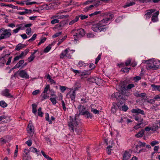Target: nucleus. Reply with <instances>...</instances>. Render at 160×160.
<instances>
[{"label":"nucleus","mask_w":160,"mask_h":160,"mask_svg":"<svg viewBox=\"0 0 160 160\" xmlns=\"http://www.w3.org/2000/svg\"><path fill=\"white\" fill-rule=\"evenodd\" d=\"M103 15L105 17L103 19L100 21L98 23V25L100 27L105 28V31L108 29L106 27L109 21L111 20L114 17V15L111 12H106L103 14Z\"/></svg>","instance_id":"f257e3e1"},{"label":"nucleus","mask_w":160,"mask_h":160,"mask_svg":"<svg viewBox=\"0 0 160 160\" xmlns=\"http://www.w3.org/2000/svg\"><path fill=\"white\" fill-rule=\"evenodd\" d=\"M146 63L147 69L157 70L160 68V61L154 59L143 60Z\"/></svg>","instance_id":"f03ea898"},{"label":"nucleus","mask_w":160,"mask_h":160,"mask_svg":"<svg viewBox=\"0 0 160 160\" xmlns=\"http://www.w3.org/2000/svg\"><path fill=\"white\" fill-rule=\"evenodd\" d=\"M10 29H5L2 28L0 29V33H1L0 36V39L9 38L11 35Z\"/></svg>","instance_id":"7ed1b4c3"},{"label":"nucleus","mask_w":160,"mask_h":160,"mask_svg":"<svg viewBox=\"0 0 160 160\" xmlns=\"http://www.w3.org/2000/svg\"><path fill=\"white\" fill-rule=\"evenodd\" d=\"M78 122L77 121H69L68 122V126L69 129L71 132H73L74 130L77 132V128H78Z\"/></svg>","instance_id":"20e7f679"},{"label":"nucleus","mask_w":160,"mask_h":160,"mask_svg":"<svg viewBox=\"0 0 160 160\" xmlns=\"http://www.w3.org/2000/svg\"><path fill=\"white\" fill-rule=\"evenodd\" d=\"M85 34V32L83 29L80 28L75 31L74 34L73 35L74 40H77V39L83 37Z\"/></svg>","instance_id":"39448f33"},{"label":"nucleus","mask_w":160,"mask_h":160,"mask_svg":"<svg viewBox=\"0 0 160 160\" xmlns=\"http://www.w3.org/2000/svg\"><path fill=\"white\" fill-rule=\"evenodd\" d=\"M17 75H18L22 78L26 79H28L29 78V75L25 70H18L14 74L13 76L15 77Z\"/></svg>","instance_id":"423d86ee"},{"label":"nucleus","mask_w":160,"mask_h":160,"mask_svg":"<svg viewBox=\"0 0 160 160\" xmlns=\"http://www.w3.org/2000/svg\"><path fill=\"white\" fill-rule=\"evenodd\" d=\"M114 96L117 99L119 100V99H127V98L130 95V92H127L123 95L118 92H117L114 93Z\"/></svg>","instance_id":"0eeeda50"},{"label":"nucleus","mask_w":160,"mask_h":160,"mask_svg":"<svg viewBox=\"0 0 160 160\" xmlns=\"http://www.w3.org/2000/svg\"><path fill=\"white\" fill-rule=\"evenodd\" d=\"M67 11L61 12L60 11L58 13H57L56 15H53L51 17V19H54L57 18L58 19H63V18H67L68 17H69V15H58V14L60 13H64L67 12Z\"/></svg>","instance_id":"6e6552de"},{"label":"nucleus","mask_w":160,"mask_h":160,"mask_svg":"<svg viewBox=\"0 0 160 160\" xmlns=\"http://www.w3.org/2000/svg\"><path fill=\"white\" fill-rule=\"evenodd\" d=\"M92 29L94 32H101L102 31H105V28H100L98 25V23L92 25Z\"/></svg>","instance_id":"1a4fd4ad"},{"label":"nucleus","mask_w":160,"mask_h":160,"mask_svg":"<svg viewBox=\"0 0 160 160\" xmlns=\"http://www.w3.org/2000/svg\"><path fill=\"white\" fill-rule=\"evenodd\" d=\"M145 121H140L133 128L135 129H138L141 128L145 126L147 124V123L146 122H144Z\"/></svg>","instance_id":"9d476101"},{"label":"nucleus","mask_w":160,"mask_h":160,"mask_svg":"<svg viewBox=\"0 0 160 160\" xmlns=\"http://www.w3.org/2000/svg\"><path fill=\"white\" fill-rule=\"evenodd\" d=\"M9 92L10 90L9 89H6L2 91V95L8 98H13V96Z\"/></svg>","instance_id":"9b49d317"},{"label":"nucleus","mask_w":160,"mask_h":160,"mask_svg":"<svg viewBox=\"0 0 160 160\" xmlns=\"http://www.w3.org/2000/svg\"><path fill=\"white\" fill-rule=\"evenodd\" d=\"M28 133L30 136H32L34 133V127L32 123H30L28 125L27 128Z\"/></svg>","instance_id":"f8f14e48"},{"label":"nucleus","mask_w":160,"mask_h":160,"mask_svg":"<svg viewBox=\"0 0 160 160\" xmlns=\"http://www.w3.org/2000/svg\"><path fill=\"white\" fill-rule=\"evenodd\" d=\"M155 10L154 9H151L147 11V12L145 14L144 17L146 19H150L152 13L154 12Z\"/></svg>","instance_id":"ddd939ff"},{"label":"nucleus","mask_w":160,"mask_h":160,"mask_svg":"<svg viewBox=\"0 0 160 160\" xmlns=\"http://www.w3.org/2000/svg\"><path fill=\"white\" fill-rule=\"evenodd\" d=\"M78 108L79 112V114L82 115H84L86 111V108L83 106L79 105L78 107Z\"/></svg>","instance_id":"4468645a"},{"label":"nucleus","mask_w":160,"mask_h":160,"mask_svg":"<svg viewBox=\"0 0 160 160\" xmlns=\"http://www.w3.org/2000/svg\"><path fill=\"white\" fill-rule=\"evenodd\" d=\"M131 151H125L123 155L122 160H128L131 156Z\"/></svg>","instance_id":"2eb2a0df"},{"label":"nucleus","mask_w":160,"mask_h":160,"mask_svg":"<svg viewBox=\"0 0 160 160\" xmlns=\"http://www.w3.org/2000/svg\"><path fill=\"white\" fill-rule=\"evenodd\" d=\"M132 112L135 113H140L142 115H144L145 114L144 112L140 109H133L131 110Z\"/></svg>","instance_id":"dca6fc26"},{"label":"nucleus","mask_w":160,"mask_h":160,"mask_svg":"<svg viewBox=\"0 0 160 160\" xmlns=\"http://www.w3.org/2000/svg\"><path fill=\"white\" fill-rule=\"evenodd\" d=\"M159 12L158 11L156 12L152 16L151 20L153 22H157L158 21V16Z\"/></svg>","instance_id":"f3484780"},{"label":"nucleus","mask_w":160,"mask_h":160,"mask_svg":"<svg viewBox=\"0 0 160 160\" xmlns=\"http://www.w3.org/2000/svg\"><path fill=\"white\" fill-rule=\"evenodd\" d=\"M81 86V84L80 82L78 81H76L74 85V90L77 91L78 88H80Z\"/></svg>","instance_id":"a211bd4d"},{"label":"nucleus","mask_w":160,"mask_h":160,"mask_svg":"<svg viewBox=\"0 0 160 160\" xmlns=\"http://www.w3.org/2000/svg\"><path fill=\"white\" fill-rule=\"evenodd\" d=\"M26 45L22 44L21 43H19L16 46L15 50L19 51L22 48L26 47Z\"/></svg>","instance_id":"6ab92c4d"},{"label":"nucleus","mask_w":160,"mask_h":160,"mask_svg":"<svg viewBox=\"0 0 160 160\" xmlns=\"http://www.w3.org/2000/svg\"><path fill=\"white\" fill-rule=\"evenodd\" d=\"M151 87L153 91H158L160 92V85H156L155 84H152Z\"/></svg>","instance_id":"aec40b11"},{"label":"nucleus","mask_w":160,"mask_h":160,"mask_svg":"<svg viewBox=\"0 0 160 160\" xmlns=\"http://www.w3.org/2000/svg\"><path fill=\"white\" fill-rule=\"evenodd\" d=\"M94 106V105L93 104H91L90 105L91 111L94 114H98L99 113V111L93 108Z\"/></svg>","instance_id":"412c9836"},{"label":"nucleus","mask_w":160,"mask_h":160,"mask_svg":"<svg viewBox=\"0 0 160 160\" xmlns=\"http://www.w3.org/2000/svg\"><path fill=\"white\" fill-rule=\"evenodd\" d=\"M90 73V72L88 71H85L84 72H82L81 71L80 75H79V76H80L82 77V78L85 76L86 75H89Z\"/></svg>","instance_id":"4be33fe9"},{"label":"nucleus","mask_w":160,"mask_h":160,"mask_svg":"<svg viewBox=\"0 0 160 160\" xmlns=\"http://www.w3.org/2000/svg\"><path fill=\"white\" fill-rule=\"evenodd\" d=\"M24 60H20L17 64L14 67V68H18L20 67L21 65L24 63Z\"/></svg>","instance_id":"5701e85b"},{"label":"nucleus","mask_w":160,"mask_h":160,"mask_svg":"<svg viewBox=\"0 0 160 160\" xmlns=\"http://www.w3.org/2000/svg\"><path fill=\"white\" fill-rule=\"evenodd\" d=\"M118 107L119 108L121 109L122 111L124 112H126L128 109V107L127 105H125V104L122 106H121L120 105H118Z\"/></svg>","instance_id":"b1692460"},{"label":"nucleus","mask_w":160,"mask_h":160,"mask_svg":"<svg viewBox=\"0 0 160 160\" xmlns=\"http://www.w3.org/2000/svg\"><path fill=\"white\" fill-rule=\"evenodd\" d=\"M144 131L142 130L141 131L139 132L138 133L135 135V136L137 138L142 137L144 134Z\"/></svg>","instance_id":"393cba45"},{"label":"nucleus","mask_w":160,"mask_h":160,"mask_svg":"<svg viewBox=\"0 0 160 160\" xmlns=\"http://www.w3.org/2000/svg\"><path fill=\"white\" fill-rule=\"evenodd\" d=\"M68 51L67 49L62 51L60 56V58H63L64 56L67 57V54L68 53Z\"/></svg>","instance_id":"a878e982"},{"label":"nucleus","mask_w":160,"mask_h":160,"mask_svg":"<svg viewBox=\"0 0 160 160\" xmlns=\"http://www.w3.org/2000/svg\"><path fill=\"white\" fill-rule=\"evenodd\" d=\"M135 4V2L132 1H130L129 2H128L126 3V4L123 6V7L126 8L128 7L134 5Z\"/></svg>","instance_id":"bb28decb"},{"label":"nucleus","mask_w":160,"mask_h":160,"mask_svg":"<svg viewBox=\"0 0 160 160\" xmlns=\"http://www.w3.org/2000/svg\"><path fill=\"white\" fill-rule=\"evenodd\" d=\"M83 115L87 119H91L92 118V114L88 111H87Z\"/></svg>","instance_id":"cd10ccee"},{"label":"nucleus","mask_w":160,"mask_h":160,"mask_svg":"<svg viewBox=\"0 0 160 160\" xmlns=\"http://www.w3.org/2000/svg\"><path fill=\"white\" fill-rule=\"evenodd\" d=\"M117 107L118 105L117 106L116 103L113 104L111 108V112L113 113L115 112L117 109Z\"/></svg>","instance_id":"c85d7f7f"},{"label":"nucleus","mask_w":160,"mask_h":160,"mask_svg":"<svg viewBox=\"0 0 160 160\" xmlns=\"http://www.w3.org/2000/svg\"><path fill=\"white\" fill-rule=\"evenodd\" d=\"M116 88H118L119 89L118 90V91H121V92H122L123 90H124L126 89L125 86L124 85H122L121 83L117 86Z\"/></svg>","instance_id":"c756f323"},{"label":"nucleus","mask_w":160,"mask_h":160,"mask_svg":"<svg viewBox=\"0 0 160 160\" xmlns=\"http://www.w3.org/2000/svg\"><path fill=\"white\" fill-rule=\"evenodd\" d=\"M78 21V17H77V16L75 17V18L74 19L72 20L69 22V25H72L74 23L77 22Z\"/></svg>","instance_id":"7c9ffc66"},{"label":"nucleus","mask_w":160,"mask_h":160,"mask_svg":"<svg viewBox=\"0 0 160 160\" xmlns=\"http://www.w3.org/2000/svg\"><path fill=\"white\" fill-rule=\"evenodd\" d=\"M76 91L73 90L72 93L70 95V98L73 102H74L76 96Z\"/></svg>","instance_id":"2f4dec72"},{"label":"nucleus","mask_w":160,"mask_h":160,"mask_svg":"<svg viewBox=\"0 0 160 160\" xmlns=\"http://www.w3.org/2000/svg\"><path fill=\"white\" fill-rule=\"evenodd\" d=\"M32 112L33 113L36 114L37 111V105L35 104H32Z\"/></svg>","instance_id":"473e14b6"},{"label":"nucleus","mask_w":160,"mask_h":160,"mask_svg":"<svg viewBox=\"0 0 160 160\" xmlns=\"http://www.w3.org/2000/svg\"><path fill=\"white\" fill-rule=\"evenodd\" d=\"M77 17H78V19L79 18H80V19L82 20H83L85 19H87L88 18V15H83V14H81L78 16H77Z\"/></svg>","instance_id":"72a5a7b5"},{"label":"nucleus","mask_w":160,"mask_h":160,"mask_svg":"<svg viewBox=\"0 0 160 160\" xmlns=\"http://www.w3.org/2000/svg\"><path fill=\"white\" fill-rule=\"evenodd\" d=\"M103 80L101 78L96 77L95 82L97 85H99L102 83Z\"/></svg>","instance_id":"f704fd0d"},{"label":"nucleus","mask_w":160,"mask_h":160,"mask_svg":"<svg viewBox=\"0 0 160 160\" xmlns=\"http://www.w3.org/2000/svg\"><path fill=\"white\" fill-rule=\"evenodd\" d=\"M50 86L49 84L47 85L44 88V91L41 94V96L43 95V93H47V91L49 90Z\"/></svg>","instance_id":"c9c22d12"},{"label":"nucleus","mask_w":160,"mask_h":160,"mask_svg":"<svg viewBox=\"0 0 160 160\" xmlns=\"http://www.w3.org/2000/svg\"><path fill=\"white\" fill-rule=\"evenodd\" d=\"M30 151L33 152H36L38 155L39 154L38 152L39 151H38L36 148L33 147H31L30 148Z\"/></svg>","instance_id":"e433bc0d"},{"label":"nucleus","mask_w":160,"mask_h":160,"mask_svg":"<svg viewBox=\"0 0 160 160\" xmlns=\"http://www.w3.org/2000/svg\"><path fill=\"white\" fill-rule=\"evenodd\" d=\"M87 65V63H84L82 61H79L78 62V65L79 67H84L86 66Z\"/></svg>","instance_id":"4c0bfd02"},{"label":"nucleus","mask_w":160,"mask_h":160,"mask_svg":"<svg viewBox=\"0 0 160 160\" xmlns=\"http://www.w3.org/2000/svg\"><path fill=\"white\" fill-rule=\"evenodd\" d=\"M8 104L4 101H0V106L2 108L6 107Z\"/></svg>","instance_id":"58836bf2"},{"label":"nucleus","mask_w":160,"mask_h":160,"mask_svg":"<svg viewBox=\"0 0 160 160\" xmlns=\"http://www.w3.org/2000/svg\"><path fill=\"white\" fill-rule=\"evenodd\" d=\"M146 143L144 142H142L141 141H139L138 142V144L140 148H145L146 146Z\"/></svg>","instance_id":"ea45409f"},{"label":"nucleus","mask_w":160,"mask_h":160,"mask_svg":"<svg viewBox=\"0 0 160 160\" xmlns=\"http://www.w3.org/2000/svg\"><path fill=\"white\" fill-rule=\"evenodd\" d=\"M51 48V45H49L44 50V52L45 53L48 52Z\"/></svg>","instance_id":"a19ab883"},{"label":"nucleus","mask_w":160,"mask_h":160,"mask_svg":"<svg viewBox=\"0 0 160 160\" xmlns=\"http://www.w3.org/2000/svg\"><path fill=\"white\" fill-rule=\"evenodd\" d=\"M96 77L94 78L92 77L88 79V81L90 82L95 83V82Z\"/></svg>","instance_id":"79ce46f5"},{"label":"nucleus","mask_w":160,"mask_h":160,"mask_svg":"<svg viewBox=\"0 0 160 160\" xmlns=\"http://www.w3.org/2000/svg\"><path fill=\"white\" fill-rule=\"evenodd\" d=\"M37 36V35L36 34H34L32 36V37L28 40V41L30 42H32V41L36 39Z\"/></svg>","instance_id":"37998d69"},{"label":"nucleus","mask_w":160,"mask_h":160,"mask_svg":"<svg viewBox=\"0 0 160 160\" xmlns=\"http://www.w3.org/2000/svg\"><path fill=\"white\" fill-rule=\"evenodd\" d=\"M67 36H65L63 38H62V39H59L58 40V42L57 44L58 45H60L62 42L64 40L67 38Z\"/></svg>","instance_id":"c03bdc74"},{"label":"nucleus","mask_w":160,"mask_h":160,"mask_svg":"<svg viewBox=\"0 0 160 160\" xmlns=\"http://www.w3.org/2000/svg\"><path fill=\"white\" fill-rule=\"evenodd\" d=\"M102 4V2L101 1L99 0H98L95 3H94V6L95 7H97L99 5H101Z\"/></svg>","instance_id":"a18cd8bd"},{"label":"nucleus","mask_w":160,"mask_h":160,"mask_svg":"<svg viewBox=\"0 0 160 160\" xmlns=\"http://www.w3.org/2000/svg\"><path fill=\"white\" fill-rule=\"evenodd\" d=\"M53 20L51 21V23L52 24H54L56 23H58L59 22V20L58 19L56 18L52 19Z\"/></svg>","instance_id":"49530a36"},{"label":"nucleus","mask_w":160,"mask_h":160,"mask_svg":"<svg viewBox=\"0 0 160 160\" xmlns=\"http://www.w3.org/2000/svg\"><path fill=\"white\" fill-rule=\"evenodd\" d=\"M159 143V142L157 141H153L150 142L151 145L153 147L156 145L158 144Z\"/></svg>","instance_id":"de8ad7c7"},{"label":"nucleus","mask_w":160,"mask_h":160,"mask_svg":"<svg viewBox=\"0 0 160 160\" xmlns=\"http://www.w3.org/2000/svg\"><path fill=\"white\" fill-rule=\"evenodd\" d=\"M5 56L0 58V63H1L3 64H4L6 62V61L5 60V56Z\"/></svg>","instance_id":"09e8293b"},{"label":"nucleus","mask_w":160,"mask_h":160,"mask_svg":"<svg viewBox=\"0 0 160 160\" xmlns=\"http://www.w3.org/2000/svg\"><path fill=\"white\" fill-rule=\"evenodd\" d=\"M35 58V57L34 56H33L31 55V56L28 58V61L29 62H30L33 61Z\"/></svg>","instance_id":"8fccbe9b"},{"label":"nucleus","mask_w":160,"mask_h":160,"mask_svg":"<svg viewBox=\"0 0 160 160\" xmlns=\"http://www.w3.org/2000/svg\"><path fill=\"white\" fill-rule=\"evenodd\" d=\"M43 113L42 112V108H39L38 110V115L41 117L42 116Z\"/></svg>","instance_id":"3c124183"},{"label":"nucleus","mask_w":160,"mask_h":160,"mask_svg":"<svg viewBox=\"0 0 160 160\" xmlns=\"http://www.w3.org/2000/svg\"><path fill=\"white\" fill-rule=\"evenodd\" d=\"M101 11H96L94 12L91 13L89 15L90 17H92L94 15H96L101 13Z\"/></svg>","instance_id":"603ef678"},{"label":"nucleus","mask_w":160,"mask_h":160,"mask_svg":"<svg viewBox=\"0 0 160 160\" xmlns=\"http://www.w3.org/2000/svg\"><path fill=\"white\" fill-rule=\"evenodd\" d=\"M130 69V68H122L121 70V71L124 72H127L129 71V70Z\"/></svg>","instance_id":"864d4df0"},{"label":"nucleus","mask_w":160,"mask_h":160,"mask_svg":"<svg viewBox=\"0 0 160 160\" xmlns=\"http://www.w3.org/2000/svg\"><path fill=\"white\" fill-rule=\"evenodd\" d=\"M158 128L159 127L158 125L153 126L151 127V130L152 131H155L157 130Z\"/></svg>","instance_id":"5fc2aeb1"},{"label":"nucleus","mask_w":160,"mask_h":160,"mask_svg":"<svg viewBox=\"0 0 160 160\" xmlns=\"http://www.w3.org/2000/svg\"><path fill=\"white\" fill-rule=\"evenodd\" d=\"M72 71L75 73L76 74L78 75H78V74H79L80 75L81 73V71L78 70H75L73 69L72 68Z\"/></svg>","instance_id":"6e6d98bb"},{"label":"nucleus","mask_w":160,"mask_h":160,"mask_svg":"<svg viewBox=\"0 0 160 160\" xmlns=\"http://www.w3.org/2000/svg\"><path fill=\"white\" fill-rule=\"evenodd\" d=\"M139 147V146L138 144L136 145L135 148L133 149V152L135 153H139V151L138 150Z\"/></svg>","instance_id":"4d7b16f0"},{"label":"nucleus","mask_w":160,"mask_h":160,"mask_svg":"<svg viewBox=\"0 0 160 160\" xmlns=\"http://www.w3.org/2000/svg\"><path fill=\"white\" fill-rule=\"evenodd\" d=\"M123 16L118 17L115 20V22L117 23L119 22L123 19Z\"/></svg>","instance_id":"13d9d810"},{"label":"nucleus","mask_w":160,"mask_h":160,"mask_svg":"<svg viewBox=\"0 0 160 160\" xmlns=\"http://www.w3.org/2000/svg\"><path fill=\"white\" fill-rule=\"evenodd\" d=\"M50 100L52 103L54 105H55L57 103V101L55 98H50Z\"/></svg>","instance_id":"bf43d9fd"},{"label":"nucleus","mask_w":160,"mask_h":160,"mask_svg":"<svg viewBox=\"0 0 160 160\" xmlns=\"http://www.w3.org/2000/svg\"><path fill=\"white\" fill-rule=\"evenodd\" d=\"M101 57V54H99L95 59V64H97L100 59Z\"/></svg>","instance_id":"052dcab7"},{"label":"nucleus","mask_w":160,"mask_h":160,"mask_svg":"<svg viewBox=\"0 0 160 160\" xmlns=\"http://www.w3.org/2000/svg\"><path fill=\"white\" fill-rule=\"evenodd\" d=\"M5 119L6 120H8V119L10 120V117H7V116H0V120H2V119Z\"/></svg>","instance_id":"680f3d73"},{"label":"nucleus","mask_w":160,"mask_h":160,"mask_svg":"<svg viewBox=\"0 0 160 160\" xmlns=\"http://www.w3.org/2000/svg\"><path fill=\"white\" fill-rule=\"evenodd\" d=\"M62 33V32H58L56 33L55 34L53 35L52 36V37L53 38H55L57 37H58Z\"/></svg>","instance_id":"e2e57ef3"},{"label":"nucleus","mask_w":160,"mask_h":160,"mask_svg":"<svg viewBox=\"0 0 160 160\" xmlns=\"http://www.w3.org/2000/svg\"><path fill=\"white\" fill-rule=\"evenodd\" d=\"M141 79V77L138 76H137L136 77H134L133 78V80H134L136 82H137Z\"/></svg>","instance_id":"0e129e2a"},{"label":"nucleus","mask_w":160,"mask_h":160,"mask_svg":"<svg viewBox=\"0 0 160 160\" xmlns=\"http://www.w3.org/2000/svg\"><path fill=\"white\" fill-rule=\"evenodd\" d=\"M135 87V85L134 84H129L127 87V88L128 89H130L132 88H133Z\"/></svg>","instance_id":"69168bd1"},{"label":"nucleus","mask_w":160,"mask_h":160,"mask_svg":"<svg viewBox=\"0 0 160 160\" xmlns=\"http://www.w3.org/2000/svg\"><path fill=\"white\" fill-rule=\"evenodd\" d=\"M131 62V60L130 59H127L125 62V65L126 66H128L130 65Z\"/></svg>","instance_id":"338daca9"},{"label":"nucleus","mask_w":160,"mask_h":160,"mask_svg":"<svg viewBox=\"0 0 160 160\" xmlns=\"http://www.w3.org/2000/svg\"><path fill=\"white\" fill-rule=\"evenodd\" d=\"M77 4V2H75L73 0H71L70 2H68V5H76Z\"/></svg>","instance_id":"774afa93"}]
</instances>
